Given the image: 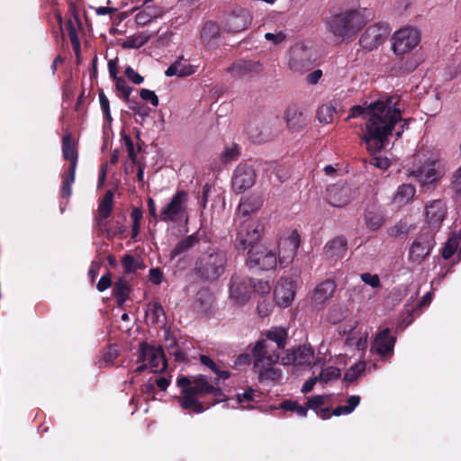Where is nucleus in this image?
Here are the masks:
<instances>
[{
  "mask_svg": "<svg viewBox=\"0 0 461 461\" xmlns=\"http://www.w3.org/2000/svg\"><path fill=\"white\" fill-rule=\"evenodd\" d=\"M300 243V235L296 230L283 234L278 240V256L281 267H285L294 261Z\"/></svg>",
  "mask_w": 461,
  "mask_h": 461,
  "instance_id": "f8f14e48",
  "label": "nucleus"
},
{
  "mask_svg": "<svg viewBox=\"0 0 461 461\" xmlns=\"http://www.w3.org/2000/svg\"><path fill=\"white\" fill-rule=\"evenodd\" d=\"M360 403V396L351 395L347 400V404L336 407L332 414L334 416L348 415L350 414Z\"/></svg>",
  "mask_w": 461,
  "mask_h": 461,
  "instance_id": "ea45409f",
  "label": "nucleus"
},
{
  "mask_svg": "<svg viewBox=\"0 0 461 461\" xmlns=\"http://www.w3.org/2000/svg\"><path fill=\"white\" fill-rule=\"evenodd\" d=\"M286 123L287 126L293 131L301 129L305 124L303 113L295 106L287 108Z\"/></svg>",
  "mask_w": 461,
  "mask_h": 461,
  "instance_id": "473e14b6",
  "label": "nucleus"
},
{
  "mask_svg": "<svg viewBox=\"0 0 461 461\" xmlns=\"http://www.w3.org/2000/svg\"><path fill=\"white\" fill-rule=\"evenodd\" d=\"M122 266L124 268L125 273H131L136 270L135 267V259L131 255H125L122 258Z\"/></svg>",
  "mask_w": 461,
  "mask_h": 461,
  "instance_id": "0e129e2a",
  "label": "nucleus"
},
{
  "mask_svg": "<svg viewBox=\"0 0 461 461\" xmlns=\"http://www.w3.org/2000/svg\"><path fill=\"white\" fill-rule=\"evenodd\" d=\"M160 16V10L148 6L147 8L140 11L135 15V21L139 25H146L147 23H150L153 20L158 19Z\"/></svg>",
  "mask_w": 461,
  "mask_h": 461,
  "instance_id": "4c0bfd02",
  "label": "nucleus"
},
{
  "mask_svg": "<svg viewBox=\"0 0 461 461\" xmlns=\"http://www.w3.org/2000/svg\"><path fill=\"white\" fill-rule=\"evenodd\" d=\"M126 77L134 84L140 85L144 78L138 72H136L131 67H127L125 68Z\"/></svg>",
  "mask_w": 461,
  "mask_h": 461,
  "instance_id": "bf43d9fd",
  "label": "nucleus"
},
{
  "mask_svg": "<svg viewBox=\"0 0 461 461\" xmlns=\"http://www.w3.org/2000/svg\"><path fill=\"white\" fill-rule=\"evenodd\" d=\"M340 369L335 366H328L321 370L319 380L322 383H328L333 379L339 377Z\"/></svg>",
  "mask_w": 461,
  "mask_h": 461,
  "instance_id": "09e8293b",
  "label": "nucleus"
},
{
  "mask_svg": "<svg viewBox=\"0 0 461 461\" xmlns=\"http://www.w3.org/2000/svg\"><path fill=\"white\" fill-rule=\"evenodd\" d=\"M390 30L386 23H377L368 26L360 38V45L373 50L382 45L387 39Z\"/></svg>",
  "mask_w": 461,
  "mask_h": 461,
  "instance_id": "2eb2a0df",
  "label": "nucleus"
},
{
  "mask_svg": "<svg viewBox=\"0 0 461 461\" xmlns=\"http://www.w3.org/2000/svg\"><path fill=\"white\" fill-rule=\"evenodd\" d=\"M146 314L151 318L152 322H160L163 321L165 312L161 304L154 302L148 304Z\"/></svg>",
  "mask_w": 461,
  "mask_h": 461,
  "instance_id": "49530a36",
  "label": "nucleus"
},
{
  "mask_svg": "<svg viewBox=\"0 0 461 461\" xmlns=\"http://www.w3.org/2000/svg\"><path fill=\"white\" fill-rule=\"evenodd\" d=\"M343 333H348L345 344L353 350H364L366 348L369 328L357 321H349L344 327Z\"/></svg>",
  "mask_w": 461,
  "mask_h": 461,
  "instance_id": "ddd939ff",
  "label": "nucleus"
},
{
  "mask_svg": "<svg viewBox=\"0 0 461 461\" xmlns=\"http://www.w3.org/2000/svg\"><path fill=\"white\" fill-rule=\"evenodd\" d=\"M460 240L461 236L459 234H454L447 240L442 249V257L445 259H448L454 255L459 245Z\"/></svg>",
  "mask_w": 461,
  "mask_h": 461,
  "instance_id": "a18cd8bd",
  "label": "nucleus"
},
{
  "mask_svg": "<svg viewBox=\"0 0 461 461\" xmlns=\"http://www.w3.org/2000/svg\"><path fill=\"white\" fill-rule=\"evenodd\" d=\"M263 71V65L256 60H238L229 68L232 77L239 79H250L260 75Z\"/></svg>",
  "mask_w": 461,
  "mask_h": 461,
  "instance_id": "6ab92c4d",
  "label": "nucleus"
},
{
  "mask_svg": "<svg viewBox=\"0 0 461 461\" xmlns=\"http://www.w3.org/2000/svg\"><path fill=\"white\" fill-rule=\"evenodd\" d=\"M140 95L141 99L149 102L154 107L158 105V98L154 91L143 88L140 90Z\"/></svg>",
  "mask_w": 461,
  "mask_h": 461,
  "instance_id": "6e6d98bb",
  "label": "nucleus"
},
{
  "mask_svg": "<svg viewBox=\"0 0 461 461\" xmlns=\"http://www.w3.org/2000/svg\"><path fill=\"white\" fill-rule=\"evenodd\" d=\"M114 81H115L116 90L119 93L118 95L121 98L128 100L129 96L131 95V87L129 86L127 82L122 77L114 79Z\"/></svg>",
  "mask_w": 461,
  "mask_h": 461,
  "instance_id": "603ef678",
  "label": "nucleus"
},
{
  "mask_svg": "<svg viewBox=\"0 0 461 461\" xmlns=\"http://www.w3.org/2000/svg\"><path fill=\"white\" fill-rule=\"evenodd\" d=\"M113 194L112 191L106 192L100 202L95 216V221L98 229H103L106 219L111 215L113 210Z\"/></svg>",
  "mask_w": 461,
  "mask_h": 461,
  "instance_id": "bb28decb",
  "label": "nucleus"
},
{
  "mask_svg": "<svg viewBox=\"0 0 461 461\" xmlns=\"http://www.w3.org/2000/svg\"><path fill=\"white\" fill-rule=\"evenodd\" d=\"M68 36H69L70 41L73 45L75 51H78L79 48H80V42H79V39L77 34V31L74 28L73 23L70 20L68 21Z\"/></svg>",
  "mask_w": 461,
  "mask_h": 461,
  "instance_id": "13d9d810",
  "label": "nucleus"
},
{
  "mask_svg": "<svg viewBox=\"0 0 461 461\" xmlns=\"http://www.w3.org/2000/svg\"><path fill=\"white\" fill-rule=\"evenodd\" d=\"M251 23V15L246 10H240L230 14L224 23L228 32H239L246 30Z\"/></svg>",
  "mask_w": 461,
  "mask_h": 461,
  "instance_id": "5701e85b",
  "label": "nucleus"
},
{
  "mask_svg": "<svg viewBox=\"0 0 461 461\" xmlns=\"http://www.w3.org/2000/svg\"><path fill=\"white\" fill-rule=\"evenodd\" d=\"M151 34L148 32H139L131 36H128L122 42V47L123 49H139L145 45L150 39Z\"/></svg>",
  "mask_w": 461,
  "mask_h": 461,
  "instance_id": "f704fd0d",
  "label": "nucleus"
},
{
  "mask_svg": "<svg viewBox=\"0 0 461 461\" xmlns=\"http://www.w3.org/2000/svg\"><path fill=\"white\" fill-rule=\"evenodd\" d=\"M256 173L254 168L249 165H239L232 176V189L236 193H242L255 184Z\"/></svg>",
  "mask_w": 461,
  "mask_h": 461,
  "instance_id": "a211bd4d",
  "label": "nucleus"
},
{
  "mask_svg": "<svg viewBox=\"0 0 461 461\" xmlns=\"http://www.w3.org/2000/svg\"><path fill=\"white\" fill-rule=\"evenodd\" d=\"M276 303L281 307L289 306L294 299L295 285L291 279L280 280L274 291Z\"/></svg>",
  "mask_w": 461,
  "mask_h": 461,
  "instance_id": "4be33fe9",
  "label": "nucleus"
},
{
  "mask_svg": "<svg viewBox=\"0 0 461 461\" xmlns=\"http://www.w3.org/2000/svg\"><path fill=\"white\" fill-rule=\"evenodd\" d=\"M188 194L184 190L177 191L169 202L161 209L159 220L166 222L187 221Z\"/></svg>",
  "mask_w": 461,
  "mask_h": 461,
  "instance_id": "1a4fd4ad",
  "label": "nucleus"
},
{
  "mask_svg": "<svg viewBox=\"0 0 461 461\" xmlns=\"http://www.w3.org/2000/svg\"><path fill=\"white\" fill-rule=\"evenodd\" d=\"M324 249L328 258H342L347 252V241L343 237H337L329 242Z\"/></svg>",
  "mask_w": 461,
  "mask_h": 461,
  "instance_id": "cd10ccee",
  "label": "nucleus"
},
{
  "mask_svg": "<svg viewBox=\"0 0 461 461\" xmlns=\"http://www.w3.org/2000/svg\"><path fill=\"white\" fill-rule=\"evenodd\" d=\"M113 295L120 306H122L128 299L130 293V286L126 280L119 279L115 282L113 288Z\"/></svg>",
  "mask_w": 461,
  "mask_h": 461,
  "instance_id": "e433bc0d",
  "label": "nucleus"
},
{
  "mask_svg": "<svg viewBox=\"0 0 461 461\" xmlns=\"http://www.w3.org/2000/svg\"><path fill=\"white\" fill-rule=\"evenodd\" d=\"M445 172V162L438 155H430L414 166L409 175L415 177L421 185H426L438 181Z\"/></svg>",
  "mask_w": 461,
  "mask_h": 461,
  "instance_id": "0eeeda50",
  "label": "nucleus"
},
{
  "mask_svg": "<svg viewBox=\"0 0 461 461\" xmlns=\"http://www.w3.org/2000/svg\"><path fill=\"white\" fill-rule=\"evenodd\" d=\"M112 285V280H111V276L109 273L102 276V277L100 278V280L98 281L97 283V290L99 292H104L105 291L107 288H109Z\"/></svg>",
  "mask_w": 461,
  "mask_h": 461,
  "instance_id": "338daca9",
  "label": "nucleus"
},
{
  "mask_svg": "<svg viewBox=\"0 0 461 461\" xmlns=\"http://www.w3.org/2000/svg\"><path fill=\"white\" fill-rule=\"evenodd\" d=\"M227 255L217 249H210L203 252L195 261V273L204 280H216L226 268Z\"/></svg>",
  "mask_w": 461,
  "mask_h": 461,
  "instance_id": "423d86ee",
  "label": "nucleus"
},
{
  "mask_svg": "<svg viewBox=\"0 0 461 461\" xmlns=\"http://www.w3.org/2000/svg\"><path fill=\"white\" fill-rule=\"evenodd\" d=\"M432 231L420 232L412 241L408 252V260L413 266H420L430 254L435 246Z\"/></svg>",
  "mask_w": 461,
  "mask_h": 461,
  "instance_id": "9d476101",
  "label": "nucleus"
},
{
  "mask_svg": "<svg viewBox=\"0 0 461 461\" xmlns=\"http://www.w3.org/2000/svg\"><path fill=\"white\" fill-rule=\"evenodd\" d=\"M336 289V285L332 280H325L321 283L314 290L312 300L315 303L321 304L330 299Z\"/></svg>",
  "mask_w": 461,
  "mask_h": 461,
  "instance_id": "c756f323",
  "label": "nucleus"
},
{
  "mask_svg": "<svg viewBox=\"0 0 461 461\" xmlns=\"http://www.w3.org/2000/svg\"><path fill=\"white\" fill-rule=\"evenodd\" d=\"M254 369L261 382H276L281 378V371L276 366L279 354L272 348L267 340H258L252 349Z\"/></svg>",
  "mask_w": 461,
  "mask_h": 461,
  "instance_id": "39448f33",
  "label": "nucleus"
},
{
  "mask_svg": "<svg viewBox=\"0 0 461 461\" xmlns=\"http://www.w3.org/2000/svg\"><path fill=\"white\" fill-rule=\"evenodd\" d=\"M234 402L236 405H231L232 408L240 407L243 410H250L254 408L252 402H255V391L251 388L246 390L243 393L239 394Z\"/></svg>",
  "mask_w": 461,
  "mask_h": 461,
  "instance_id": "58836bf2",
  "label": "nucleus"
},
{
  "mask_svg": "<svg viewBox=\"0 0 461 461\" xmlns=\"http://www.w3.org/2000/svg\"><path fill=\"white\" fill-rule=\"evenodd\" d=\"M447 215V207L443 201L433 200L425 205L426 221L432 229H438Z\"/></svg>",
  "mask_w": 461,
  "mask_h": 461,
  "instance_id": "412c9836",
  "label": "nucleus"
},
{
  "mask_svg": "<svg viewBox=\"0 0 461 461\" xmlns=\"http://www.w3.org/2000/svg\"><path fill=\"white\" fill-rule=\"evenodd\" d=\"M369 163L377 167V168H381V169H386L389 166H390V161L387 158H384V157H373L370 158V161Z\"/></svg>",
  "mask_w": 461,
  "mask_h": 461,
  "instance_id": "052dcab7",
  "label": "nucleus"
},
{
  "mask_svg": "<svg viewBox=\"0 0 461 461\" xmlns=\"http://www.w3.org/2000/svg\"><path fill=\"white\" fill-rule=\"evenodd\" d=\"M62 154L66 160L70 161L68 170L76 171L77 165V151L75 148V144L71 139L70 134L63 136L62 140Z\"/></svg>",
  "mask_w": 461,
  "mask_h": 461,
  "instance_id": "c85d7f7f",
  "label": "nucleus"
},
{
  "mask_svg": "<svg viewBox=\"0 0 461 461\" xmlns=\"http://www.w3.org/2000/svg\"><path fill=\"white\" fill-rule=\"evenodd\" d=\"M198 242L197 237L193 234L179 241L171 251V258H174L178 255L185 252L193 248Z\"/></svg>",
  "mask_w": 461,
  "mask_h": 461,
  "instance_id": "a19ab883",
  "label": "nucleus"
},
{
  "mask_svg": "<svg viewBox=\"0 0 461 461\" xmlns=\"http://www.w3.org/2000/svg\"><path fill=\"white\" fill-rule=\"evenodd\" d=\"M119 352L116 346H110L104 353L102 360L99 362L100 366H111L114 359L118 357Z\"/></svg>",
  "mask_w": 461,
  "mask_h": 461,
  "instance_id": "3c124183",
  "label": "nucleus"
},
{
  "mask_svg": "<svg viewBox=\"0 0 461 461\" xmlns=\"http://www.w3.org/2000/svg\"><path fill=\"white\" fill-rule=\"evenodd\" d=\"M200 361L203 365L210 368L214 374L218 375V378L221 380H226L230 377V373L227 370H221L220 366L213 362L209 357L205 355H202L200 357Z\"/></svg>",
  "mask_w": 461,
  "mask_h": 461,
  "instance_id": "37998d69",
  "label": "nucleus"
},
{
  "mask_svg": "<svg viewBox=\"0 0 461 461\" xmlns=\"http://www.w3.org/2000/svg\"><path fill=\"white\" fill-rule=\"evenodd\" d=\"M366 369V363L359 361L352 365L345 373L344 380L348 383H353L363 374Z\"/></svg>",
  "mask_w": 461,
  "mask_h": 461,
  "instance_id": "c03bdc74",
  "label": "nucleus"
},
{
  "mask_svg": "<svg viewBox=\"0 0 461 461\" xmlns=\"http://www.w3.org/2000/svg\"><path fill=\"white\" fill-rule=\"evenodd\" d=\"M360 278L365 284L370 285L373 288H378L381 285L380 278L377 275L363 273L361 274Z\"/></svg>",
  "mask_w": 461,
  "mask_h": 461,
  "instance_id": "5fc2aeb1",
  "label": "nucleus"
},
{
  "mask_svg": "<svg viewBox=\"0 0 461 461\" xmlns=\"http://www.w3.org/2000/svg\"><path fill=\"white\" fill-rule=\"evenodd\" d=\"M344 312L342 310L338 308H333L330 311L328 314V321L333 324L339 322L344 318Z\"/></svg>",
  "mask_w": 461,
  "mask_h": 461,
  "instance_id": "e2e57ef3",
  "label": "nucleus"
},
{
  "mask_svg": "<svg viewBox=\"0 0 461 461\" xmlns=\"http://www.w3.org/2000/svg\"><path fill=\"white\" fill-rule=\"evenodd\" d=\"M314 352L310 346L303 345L299 347L292 354H288L287 361L285 364H294L295 366L310 365L313 359Z\"/></svg>",
  "mask_w": 461,
  "mask_h": 461,
  "instance_id": "393cba45",
  "label": "nucleus"
},
{
  "mask_svg": "<svg viewBox=\"0 0 461 461\" xmlns=\"http://www.w3.org/2000/svg\"><path fill=\"white\" fill-rule=\"evenodd\" d=\"M263 205V198L258 194H250L242 196L238 206L237 214L239 217H248L258 212Z\"/></svg>",
  "mask_w": 461,
  "mask_h": 461,
  "instance_id": "b1692460",
  "label": "nucleus"
},
{
  "mask_svg": "<svg viewBox=\"0 0 461 461\" xmlns=\"http://www.w3.org/2000/svg\"><path fill=\"white\" fill-rule=\"evenodd\" d=\"M123 140L128 152V157L134 162L136 159V153L133 141L128 135L123 136Z\"/></svg>",
  "mask_w": 461,
  "mask_h": 461,
  "instance_id": "69168bd1",
  "label": "nucleus"
},
{
  "mask_svg": "<svg viewBox=\"0 0 461 461\" xmlns=\"http://www.w3.org/2000/svg\"><path fill=\"white\" fill-rule=\"evenodd\" d=\"M395 340L396 339L391 335L390 330L388 328L384 329L376 334L371 350L382 358L390 357L393 354Z\"/></svg>",
  "mask_w": 461,
  "mask_h": 461,
  "instance_id": "aec40b11",
  "label": "nucleus"
},
{
  "mask_svg": "<svg viewBox=\"0 0 461 461\" xmlns=\"http://www.w3.org/2000/svg\"><path fill=\"white\" fill-rule=\"evenodd\" d=\"M220 34L219 27L212 22H208L204 24L202 32L201 39L204 45L212 47L215 44L216 40Z\"/></svg>",
  "mask_w": 461,
  "mask_h": 461,
  "instance_id": "72a5a7b5",
  "label": "nucleus"
},
{
  "mask_svg": "<svg viewBox=\"0 0 461 461\" xmlns=\"http://www.w3.org/2000/svg\"><path fill=\"white\" fill-rule=\"evenodd\" d=\"M336 115V108L331 104H325L319 107L317 118L321 123H330Z\"/></svg>",
  "mask_w": 461,
  "mask_h": 461,
  "instance_id": "79ce46f5",
  "label": "nucleus"
},
{
  "mask_svg": "<svg viewBox=\"0 0 461 461\" xmlns=\"http://www.w3.org/2000/svg\"><path fill=\"white\" fill-rule=\"evenodd\" d=\"M240 151L237 144H231L224 148L221 152V160L224 163H229L233 160H236L239 158Z\"/></svg>",
  "mask_w": 461,
  "mask_h": 461,
  "instance_id": "8fccbe9b",
  "label": "nucleus"
},
{
  "mask_svg": "<svg viewBox=\"0 0 461 461\" xmlns=\"http://www.w3.org/2000/svg\"><path fill=\"white\" fill-rule=\"evenodd\" d=\"M452 185L456 193H461V167L455 172Z\"/></svg>",
  "mask_w": 461,
  "mask_h": 461,
  "instance_id": "774afa93",
  "label": "nucleus"
},
{
  "mask_svg": "<svg viewBox=\"0 0 461 461\" xmlns=\"http://www.w3.org/2000/svg\"><path fill=\"white\" fill-rule=\"evenodd\" d=\"M356 190L345 183L332 185L327 189L328 203L333 207H344L355 197Z\"/></svg>",
  "mask_w": 461,
  "mask_h": 461,
  "instance_id": "f3484780",
  "label": "nucleus"
},
{
  "mask_svg": "<svg viewBox=\"0 0 461 461\" xmlns=\"http://www.w3.org/2000/svg\"><path fill=\"white\" fill-rule=\"evenodd\" d=\"M286 38V34L284 32H278L276 33L267 32L265 34V39L268 41H272L274 44L277 45L283 42Z\"/></svg>",
  "mask_w": 461,
  "mask_h": 461,
  "instance_id": "680f3d73",
  "label": "nucleus"
},
{
  "mask_svg": "<svg viewBox=\"0 0 461 461\" xmlns=\"http://www.w3.org/2000/svg\"><path fill=\"white\" fill-rule=\"evenodd\" d=\"M403 105L398 95L387 97L384 100H378L363 107L355 105L350 109L348 120L362 116L366 120V131L361 139L366 146V149L374 154L380 151L387 144V140L392 135L393 130L400 123L396 131L397 138L408 129L406 120L402 121V110Z\"/></svg>",
  "mask_w": 461,
  "mask_h": 461,
  "instance_id": "f257e3e1",
  "label": "nucleus"
},
{
  "mask_svg": "<svg viewBox=\"0 0 461 461\" xmlns=\"http://www.w3.org/2000/svg\"><path fill=\"white\" fill-rule=\"evenodd\" d=\"M271 286L267 281L258 280L256 283L252 279V293H257L259 294H267L270 292Z\"/></svg>",
  "mask_w": 461,
  "mask_h": 461,
  "instance_id": "864d4df0",
  "label": "nucleus"
},
{
  "mask_svg": "<svg viewBox=\"0 0 461 461\" xmlns=\"http://www.w3.org/2000/svg\"><path fill=\"white\" fill-rule=\"evenodd\" d=\"M420 41V31L411 26L397 30L392 37V48L396 55H403L415 49Z\"/></svg>",
  "mask_w": 461,
  "mask_h": 461,
  "instance_id": "9b49d317",
  "label": "nucleus"
},
{
  "mask_svg": "<svg viewBox=\"0 0 461 461\" xmlns=\"http://www.w3.org/2000/svg\"><path fill=\"white\" fill-rule=\"evenodd\" d=\"M252 294V279L235 275L230 282V299L234 304H246Z\"/></svg>",
  "mask_w": 461,
  "mask_h": 461,
  "instance_id": "4468645a",
  "label": "nucleus"
},
{
  "mask_svg": "<svg viewBox=\"0 0 461 461\" xmlns=\"http://www.w3.org/2000/svg\"><path fill=\"white\" fill-rule=\"evenodd\" d=\"M287 330L282 327H273L267 333L268 340L275 342L277 348H284L286 343Z\"/></svg>",
  "mask_w": 461,
  "mask_h": 461,
  "instance_id": "c9c22d12",
  "label": "nucleus"
},
{
  "mask_svg": "<svg viewBox=\"0 0 461 461\" xmlns=\"http://www.w3.org/2000/svg\"><path fill=\"white\" fill-rule=\"evenodd\" d=\"M371 12L366 7L357 6L334 13L325 20V27L335 39L344 41L354 39L366 26Z\"/></svg>",
  "mask_w": 461,
  "mask_h": 461,
  "instance_id": "7ed1b4c3",
  "label": "nucleus"
},
{
  "mask_svg": "<svg viewBox=\"0 0 461 461\" xmlns=\"http://www.w3.org/2000/svg\"><path fill=\"white\" fill-rule=\"evenodd\" d=\"M195 71V67L189 60L180 57L167 68L165 74L167 77H187L194 74Z\"/></svg>",
  "mask_w": 461,
  "mask_h": 461,
  "instance_id": "a878e982",
  "label": "nucleus"
},
{
  "mask_svg": "<svg viewBox=\"0 0 461 461\" xmlns=\"http://www.w3.org/2000/svg\"><path fill=\"white\" fill-rule=\"evenodd\" d=\"M264 230L258 220L243 221L238 230L234 246L239 251L248 250L247 266L250 269L268 271L275 269L277 257L274 250L258 245Z\"/></svg>",
  "mask_w": 461,
  "mask_h": 461,
  "instance_id": "f03ea898",
  "label": "nucleus"
},
{
  "mask_svg": "<svg viewBox=\"0 0 461 461\" xmlns=\"http://www.w3.org/2000/svg\"><path fill=\"white\" fill-rule=\"evenodd\" d=\"M75 176H76V171H70V170H68V172L63 175L62 185H61V190H60L61 196L63 198H67V197L70 196V194L72 193L71 185L75 181Z\"/></svg>",
  "mask_w": 461,
  "mask_h": 461,
  "instance_id": "de8ad7c7",
  "label": "nucleus"
},
{
  "mask_svg": "<svg viewBox=\"0 0 461 461\" xmlns=\"http://www.w3.org/2000/svg\"><path fill=\"white\" fill-rule=\"evenodd\" d=\"M176 384L181 388V407L185 410H193L196 413H201L206 409L200 403V396L212 393L217 402H220L222 396L221 390L211 384L203 375L192 378L179 376Z\"/></svg>",
  "mask_w": 461,
  "mask_h": 461,
  "instance_id": "20e7f679",
  "label": "nucleus"
},
{
  "mask_svg": "<svg viewBox=\"0 0 461 461\" xmlns=\"http://www.w3.org/2000/svg\"><path fill=\"white\" fill-rule=\"evenodd\" d=\"M365 221L370 230H376L383 225L384 218L382 211L374 204L366 208Z\"/></svg>",
  "mask_w": 461,
  "mask_h": 461,
  "instance_id": "7c9ffc66",
  "label": "nucleus"
},
{
  "mask_svg": "<svg viewBox=\"0 0 461 461\" xmlns=\"http://www.w3.org/2000/svg\"><path fill=\"white\" fill-rule=\"evenodd\" d=\"M140 365L135 369V373L140 374L148 367L154 373L164 371L167 367V360L161 347L151 346L143 342L140 346V356L138 357Z\"/></svg>",
  "mask_w": 461,
  "mask_h": 461,
  "instance_id": "6e6552de",
  "label": "nucleus"
},
{
  "mask_svg": "<svg viewBox=\"0 0 461 461\" xmlns=\"http://www.w3.org/2000/svg\"><path fill=\"white\" fill-rule=\"evenodd\" d=\"M312 65L311 50L303 44L294 45L290 50L288 67L296 73L303 74Z\"/></svg>",
  "mask_w": 461,
  "mask_h": 461,
  "instance_id": "dca6fc26",
  "label": "nucleus"
},
{
  "mask_svg": "<svg viewBox=\"0 0 461 461\" xmlns=\"http://www.w3.org/2000/svg\"><path fill=\"white\" fill-rule=\"evenodd\" d=\"M99 102L105 119L109 122L112 121L109 100L104 92L99 93Z\"/></svg>",
  "mask_w": 461,
  "mask_h": 461,
  "instance_id": "4d7b16f0",
  "label": "nucleus"
},
{
  "mask_svg": "<svg viewBox=\"0 0 461 461\" xmlns=\"http://www.w3.org/2000/svg\"><path fill=\"white\" fill-rule=\"evenodd\" d=\"M416 193L415 186L411 184H403L400 185L393 196V203L399 206L409 203L414 197Z\"/></svg>",
  "mask_w": 461,
  "mask_h": 461,
  "instance_id": "2f4dec72",
  "label": "nucleus"
}]
</instances>
